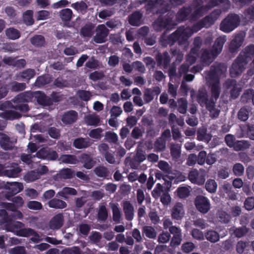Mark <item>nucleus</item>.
<instances>
[{
	"label": "nucleus",
	"instance_id": "f257e3e1",
	"mask_svg": "<svg viewBox=\"0 0 254 254\" xmlns=\"http://www.w3.org/2000/svg\"><path fill=\"white\" fill-rule=\"evenodd\" d=\"M154 3L159 5L156 11V14L159 15L152 24L153 29L156 32H161L164 29H174L177 25V23L174 20L175 13L171 10L169 0H154Z\"/></svg>",
	"mask_w": 254,
	"mask_h": 254
},
{
	"label": "nucleus",
	"instance_id": "f03ea898",
	"mask_svg": "<svg viewBox=\"0 0 254 254\" xmlns=\"http://www.w3.org/2000/svg\"><path fill=\"white\" fill-rule=\"evenodd\" d=\"M0 214H3V220L6 223V229L8 231L15 232V234L19 237H28L33 236L30 238L31 242L37 243L41 241L40 236L34 229L31 228H21L24 226L23 223L21 222H12L9 217L7 213L5 210H0Z\"/></svg>",
	"mask_w": 254,
	"mask_h": 254
},
{
	"label": "nucleus",
	"instance_id": "7ed1b4c3",
	"mask_svg": "<svg viewBox=\"0 0 254 254\" xmlns=\"http://www.w3.org/2000/svg\"><path fill=\"white\" fill-rule=\"evenodd\" d=\"M190 35L185 26H181L169 35L163 33L160 37V43L164 47L173 46L177 41L179 45H182L187 42Z\"/></svg>",
	"mask_w": 254,
	"mask_h": 254
},
{
	"label": "nucleus",
	"instance_id": "20e7f679",
	"mask_svg": "<svg viewBox=\"0 0 254 254\" xmlns=\"http://www.w3.org/2000/svg\"><path fill=\"white\" fill-rule=\"evenodd\" d=\"M240 21L238 14L229 13L220 23V30L225 33H230L240 25Z\"/></svg>",
	"mask_w": 254,
	"mask_h": 254
},
{
	"label": "nucleus",
	"instance_id": "39448f33",
	"mask_svg": "<svg viewBox=\"0 0 254 254\" xmlns=\"http://www.w3.org/2000/svg\"><path fill=\"white\" fill-rule=\"evenodd\" d=\"M188 6L191 7L190 19L192 21H196L208 11L203 4V0H193L190 5Z\"/></svg>",
	"mask_w": 254,
	"mask_h": 254
},
{
	"label": "nucleus",
	"instance_id": "423d86ee",
	"mask_svg": "<svg viewBox=\"0 0 254 254\" xmlns=\"http://www.w3.org/2000/svg\"><path fill=\"white\" fill-rule=\"evenodd\" d=\"M196 101L201 107H205L208 111H210L213 108L214 101L212 98H208L207 92L205 90H198L196 95Z\"/></svg>",
	"mask_w": 254,
	"mask_h": 254
},
{
	"label": "nucleus",
	"instance_id": "0eeeda50",
	"mask_svg": "<svg viewBox=\"0 0 254 254\" xmlns=\"http://www.w3.org/2000/svg\"><path fill=\"white\" fill-rule=\"evenodd\" d=\"M194 203L197 210L202 214H206L210 209L209 200L203 195H197Z\"/></svg>",
	"mask_w": 254,
	"mask_h": 254
},
{
	"label": "nucleus",
	"instance_id": "6e6552de",
	"mask_svg": "<svg viewBox=\"0 0 254 254\" xmlns=\"http://www.w3.org/2000/svg\"><path fill=\"white\" fill-rule=\"evenodd\" d=\"M247 63L241 59V57L236 59L230 68V74L232 77H236L244 71Z\"/></svg>",
	"mask_w": 254,
	"mask_h": 254
},
{
	"label": "nucleus",
	"instance_id": "1a4fd4ad",
	"mask_svg": "<svg viewBox=\"0 0 254 254\" xmlns=\"http://www.w3.org/2000/svg\"><path fill=\"white\" fill-rule=\"evenodd\" d=\"M5 188L8 190L4 194V197L8 200H10L13 196L22 191L23 189V184L18 182H7Z\"/></svg>",
	"mask_w": 254,
	"mask_h": 254
},
{
	"label": "nucleus",
	"instance_id": "9d476101",
	"mask_svg": "<svg viewBox=\"0 0 254 254\" xmlns=\"http://www.w3.org/2000/svg\"><path fill=\"white\" fill-rule=\"evenodd\" d=\"M191 13L192 9L191 6H183L177 12L176 19H174V20L177 23V25L179 23L184 22L187 20L192 21L190 19Z\"/></svg>",
	"mask_w": 254,
	"mask_h": 254
},
{
	"label": "nucleus",
	"instance_id": "9b49d317",
	"mask_svg": "<svg viewBox=\"0 0 254 254\" xmlns=\"http://www.w3.org/2000/svg\"><path fill=\"white\" fill-rule=\"evenodd\" d=\"M96 35L93 38L94 41L98 44L105 43L109 35V30L104 24H99L96 28Z\"/></svg>",
	"mask_w": 254,
	"mask_h": 254
},
{
	"label": "nucleus",
	"instance_id": "f8f14e48",
	"mask_svg": "<svg viewBox=\"0 0 254 254\" xmlns=\"http://www.w3.org/2000/svg\"><path fill=\"white\" fill-rule=\"evenodd\" d=\"M226 70L224 64L219 63L211 66L209 71L207 74L208 77L211 80L218 79Z\"/></svg>",
	"mask_w": 254,
	"mask_h": 254
},
{
	"label": "nucleus",
	"instance_id": "ddd939ff",
	"mask_svg": "<svg viewBox=\"0 0 254 254\" xmlns=\"http://www.w3.org/2000/svg\"><path fill=\"white\" fill-rule=\"evenodd\" d=\"M221 13L220 9H214L209 14L200 20L203 27L208 28L214 24Z\"/></svg>",
	"mask_w": 254,
	"mask_h": 254
},
{
	"label": "nucleus",
	"instance_id": "4468645a",
	"mask_svg": "<svg viewBox=\"0 0 254 254\" xmlns=\"http://www.w3.org/2000/svg\"><path fill=\"white\" fill-rule=\"evenodd\" d=\"M38 158L48 160L55 161L58 158L57 152L51 149L42 148L36 153Z\"/></svg>",
	"mask_w": 254,
	"mask_h": 254
},
{
	"label": "nucleus",
	"instance_id": "2eb2a0df",
	"mask_svg": "<svg viewBox=\"0 0 254 254\" xmlns=\"http://www.w3.org/2000/svg\"><path fill=\"white\" fill-rule=\"evenodd\" d=\"M2 61L5 64L19 69L24 68L26 64V62L25 59H17V57H4Z\"/></svg>",
	"mask_w": 254,
	"mask_h": 254
},
{
	"label": "nucleus",
	"instance_id": "dca6fc26",
	"mask_svg": "<svg viewBox=\"0 0 254 254\" xmlns=\"http://www.w3.org/2000/svg\"><path fill=\"white\" fill-rule=\"evenodd\" d=\"M78 119V113L74 110L64 112L61 116V121L65 125H70L76 122Z\"/></svg>",
	"mask_w": 254,
	"mask_h": 254
},
{
	"label": "nucleus",
	"instance_id": "f3484780",
	"mask_svg": "<svg viewBox=\"0 0 254 254\" xmlns=\"http://www.w3.org/2000/svg\"><path fill=\"white\" fill-rule=\"evenodd\" d=\"M156 61L158 66L167 69L170 64V56L167 51L163 53H159L156 56Z\"/></svg>",
	"mask_w": 254,
	"mask_h": 254
},
{
	"label": "nucleus",
	"instance_id": "a211bd4d",
	"mask_svg": "<svg viewBox=\"0 0 254 254\" xmlns=\"http://www.w3.org/2000/svg\"><path fill=\"white\" fill-rule=\"evenodd\" d=\"M34 98L36 100L38 104L43 106H49L52 105L51 98L47 96L44 92L41 91L34 92Z\"/></svg>",
	"mask_w": 254,
	"mask_h": 254
},
{
	"label": "nucleus",
	"instance_id": "6ab92c4d",
	"mask_svg": "<svg viewBox=\"0 0 254 254\" xmlns=\"http://www.w3.org/2000/svg\"><path fill=\"white\" fill-rule=\"evenodd\" d=\"M238 57H241V59L248 64L254 57V44H251L247 46L241 52Z\"/></svg>",
	"mask_w": 254,
	"mask_h": 254
},
{
	"label": "nucleus",
	"instance_id": "aec40b11",
	"mask_svg": "<svg viewBox=\"0 0 254 254\" xmlns=\"http://www.w3.org/2000/svg\"><path fill=\"white\" fill-rule=\"evenodd\" d=\"M226 39L225 36L217 38L211 50L212 57L214 59L221 52L223 45Z\"/></svg>",
	"mask_w": 254,
	"mask_h": 254
},
{
	"label": "nucleus",
	"instance_id": "412c9836",
	"mask_svg": "<svg viewBox=\"0 0 254 254\" xmlns=\"http://www.w3.org/2000/svg\"><path fill=\"white\" fill-rule=\"evenodd\" d=\"M244 36L242 34H237L231 41L229 46V51L231 53L236 52L244 42Z\"/></svg>",
	"mask_w": 254,
	"mask_h": 254
},
{
	"label": "nucleus",
	"instance_id": "4be33fe9",
	"mask_svg": "<svg viewBox=\"0 0 254 254\" xmlns=\"http://www.w3.org/2000/svg\"><path fill=\"white\" fill-rule=\"evenodd\" d=\"M64 217L62 213L55 215L49 222V227L52 230H58L64 225Z\"/></svg>",
	"mask_w": 254,
	"mask_h": 254
},
{
	"label": "nucleus",
	"instance_id": "5701e85b",
	"mask_svg": "<svg viewBox=\"0 0 254 254\" xmlns=\"http://www.w3.org/2000/svg\"><path fill=\"white\" fill-rule=\"evenodd\" d=\"M34 98V92L26 91L21 93L16 96L13 100L16 103H27L32 102Z\"/></svg>",
	"mask_w": 254,
	"mask_h": 254
},
{
	"label": "nucleus",
	"instance_id": "b1692460",
	"mask_svg": "<svg viewBox=\"0 0 254 254\" xmlns=\"http://www.w3.org/2000/svg\"><path fill=\"white\" fill-rule=\"evenodd\" d=\"M184 213L183 204L180 202H178L172 208L171 216L173 219L180 220L183 217Z\"/></svg>",
	"mask_w": 254,
	"mask_h": 254
},
{
	"label": "nucleus",
	"instance_id": "393cba45",
	"mask_svg": "<svg viewBox=\"0 0 254 254\" xmlns=\"http://www.w3.org/2000/svg\"><path fill=\"white\" fill-rule=\"evenodd\" d=\"M142 17V14L140 11H135L133 12L128 17V21L129 23L133 26H138L141 24V19Z\"/></svg>",
	"mask_w": 254,
	"mask_h": 254
},
{
	"label": "nucleus",
	"instance_id": "a878e982",
	"mask_svg": "<svg viewBox=\"0 0 254 254\" xmlns=\"http://www.w3.org/2000/svg\"><path fill=\"white\" fill-rule=\"evenodd\" d=\"M95 24L89 22L86 23L80 29V34L83 37H91L94 33Z\"/></svg>",
	"mask_w": 254,
	"mask_h": 254
},
{
	"label": "nucleus",
	"instance_id": "bb28decb",
	"mask_svg": "<svg viewBox=\"0 0 254 254\" xmlns=\"http://www.w3.org/2000/svg\"><path fill=\"white\" fill-rule=\"evenodd\" d=\"M47 204L50 208L56 209H63L66 208L67 205L65 201L57 197L49 200Z\"/></svg>",
	"mask_w": 254,
	"mask_h": 254
},
{
	"label": "nucleus",
	"instance_id": "cd10ccee",
	"mask_svg": "<svg viewBox=\"0 0 254 254\" xmlns=\"http://www.w3.org/2000/svg\"><path fill=\"white\" fill-rule=\"evenodd\" d=\"M123 206L126 220H132L134 216V208L132 204L130 201H126L124 202Z\"/></svg>",
	"mask_w": 254,
	"mask_h": 254
},
{
	"label": "nucleus",
	"instance_id": "c85d7f7f",
	"mask_svg": "<svg viewBox=\"0 0 254 254\" xmlns=\"http://www.w3.org/2000/svg\"><path fill=\"white\" fill-rule=\"evenodd\" d=\"M80 160L81 163H83V167L87 169H91L95 163L90 155L85 153L82 154L80 155Z\"/></svg>",
	"mask_w": 254,
	"mask_h": 254
},
{
	"label": "nucleus",
	"instance_id": "c756f323",
	"mask_svg": "<svg viewBox=\"0 0 254 254\" xmlns=\"http://www.w3.org/2000/svg\"><path fill=\"white\" fill-rule=\"evenodd\" d=\"M35 71L34 69L28 68L20 72L18 77L23 81L28 82L29 80L35 75Z\"/></svg>",
	"mask_w": 254,
	"mask_h": 254
},
{
	"label": "nucleus",
	"instance_id": "7c9ffc66",
	"mask_svg": "<svg viewBox=\"0 0 254 254\" xmlns=\"http://www.w3.org/2000/svg\"><path fill=\"white\" fill-rule=\"evenodd\" d=\"M249 229L246 226L239 227H232L230 229V232L237 238H241L246 235Z\"/></svg>",
	"mask_w": 254,
	"mask_h": 254
},
{
	"label": "nucleus",
	"instance_id": "2f4dec72",
	"mask_svg": "<svg viewBox=\"0 0 254 254\" xmlns=\"http://www.w3.org/2000/svg\"><path fill=\"white\" fill-rule=\"evenodd\" d=\"M21 116L19 113L12 110L5 111L0 113V117L6 120L18 119Z\"/></svg>",
	"mask_w": 254,
	"mask_h": 254
},
{
	"label": "nucleus",
	"instance_id": "473e14b6",
	"mask_svg": "<svg viewBox=\"0 0 254 254\" xmlns=\"http://www.w3.org/2000/svg\"><path fill=\"white\" fill-rule=\"evenodd\" d=\"M142 233L143 235L151 239H155L157 234L155 229L151 226H143L142 229Z\"/></svg>",
	"mask_w": 254,
	"mask_h": 254
},
{
	"label": "nucleus",
	"instance_id": "72a5a7b5",
	"mask_svg": "<svg viewBox=\"0 0 254 254\" xmlns=\"http://www.w3.org/2000/svg\"><path fill=\"white\" fill-rule=\"evenodd\" d=\"M211 56H212L211 52H210L206 49L203 50L200 57V60L203 66H208L212 62L213 60Z\"/></svg>",
	"mask_w": 254,
	"mask_h": 254
},
{
	"label": "nucleus",
	"instance_id": "f704fd0d",
	"mask_svg": "<svg viewBox=\"0 0 254 254\" xmlns=\"http://www.w3.org/2000/svg\"><path fill=\"white\" fill-rule=\"evenodd\" d=\"M73 145L77 149H83L88 147L89 143L87 139L79 137L74 140Z\"/></svg>",
	"mask_w": 254,
	"mask_h": 254
},
{
	"label": "nucleus",
	"instance_id": "c9c22d12",
	"mask_svg": "<svg viewBox=\"0 0 254 254\" xmlns=\"http://www.w3.org/2000/svg\"><path fill=\"white\" fill-rule=\"evenodd\" d=\"M51 81L50 77L48 74H44L38 76L35 82V86L41 87L50 83Z\"/></svg>",
	"mask_w": 254,
	"mask_h": 254
},
{
	"label": "nucleus",
	"instance_id": "e433bc0d",
	"mask_svg": "<svg viewBox=\"0 0 254 254\" xmlns=\"http://www.w3.org/2000/svg\"><path fill=\"white\" fill-rule=\"evenodd\" d=\"M30 42L33 46L41 47L45 45V39L41 35H36L30 39Z\"/></svg>",
	"mask_w": 254,
	"mask_h": 254
},
{
	"label": "nucleus",
	"instance_id": "4c0bfd02",
	"mask_svg": "<svg viewBox=\"0 0 254 254\" xmlns=\"http://www.w3.org/2000/svg\"><path fill=\"white\" fill-rule=\"evenodd\" d=\"M33 11L32 10H27L23 14V21L28 26L32 25L34 23L33 19Z\"/></svg>",
	"mask_w": 254,
	"mask_h": 254
},
{
	"label": "nucleus",
	"instance_id": "58836bf2",
	"mask_svg": "<svg viewBox=\"0 0 254 254\" xmlns=\"http://www.w3.org/2000/svg\"><path fill=\"white\" fill-rule=\"evenodd\" d=\"M94 172L99 177L107 178L109 176V171L108 168L103 166H99L96 167Z\"/></svg>",
	"mask_w": 254,
	"mask_h": 254
},
{
	"label": "nucleus",
	"instance_id": "ea45409f",
	"mask_svg": "<svg viewBox=\"0 0 254 254\" xmlns=\"http://www.w3.org/2000/svg\"><path fill=\"white\" fill-rule=\"evenodd\" d=\"M250 143L247 140H237L235 143L233 148L235 151H238L241 150H244L250 147Z\"/></svg>",
	"mask_w": 254,
	"mask_h": 254
},
{
	"label": "nucleus",
	"instance_id": "a19ab883",
	"mask_svg": "<svg viewBox=\"0 0 254 254\" xmlns=\"http://www.w3.org/2000/svg\"><path fill=\"white\" fill-rule=\"evenodd\" d=\"M113 212V219L117 223L120 222L122 216L121 210L118 207V204H113L111 206Z\"/></svg>",
	"mask_w": 254,
	"mask_h": 254
},
{
	"label": "nucleus",
	"instance_id": "79ce46f5",
	"mask_svg": "<svg viewBox=\"0 0 254 254\" xmlns=\"http://www.w3.org/2000/svg\"><path fill=\"white\" fill-rule=\"evenodd\" d=\"M253 93H254V90L253 89L245 90L241 97V102L244 103L253 102Z\"/></svg>",
	"mask_w": 254,
	"mask_h": 254
},
{
	"label": "nucleus",
	"instance_id": "37998d69",
	"mask_svg": "<svg viewBox=\"0 0 254 254\" xmlns=\"http://www.w3.org/2000/svg\"><path fill=\"white\" fill-rule=\"evenodd\" d=\"M72 11L69 8H64L60 11L61 18L65 22L69 21L72 17Z\"/></svg>",
	"mask_w": 254,
	"mask_h": 254
},
{
	"label": "nucleus",
	"instance_id": "c03bdc74",
	"mask_svg": "<svg viewBox=\"0 0 254 254\" xmlns=\"http://www.w3.org/2000/svg\"><path fill=\"white\" fill-rule=\"evenodd\" d=\"M108 211L104 205L99 206L97 214V218L99 221L104 222L108 218Z\"/></svg>",
	"mask_w": 254,
	"mask_h": 254
},
{
	"label": "nucleus",
	"instance_id": "a18cd8bd",
	"mask_svg": "<svg viewBox=\"0 0 254 254\" xmlns=\"http://www.w3.org/2000/svg\"><path fill=\"white\" fill-rule=\"evenodd\" d=\"M206 239L211 243H216L220 239L219 234L214 230H209L205 235Z\"/></svg>",
	"mask_w": 254,
	"mask_h": 254
},
{
	"label": "nucleus",
	"instance_id": "49530a36",
	"mask_svg": "<svg viewBox=\"0 0 254 254\" xmlns=\"http://www.w3.org/2000/svg\"><path fill=\"white\" fill-rule=\"evenodd\" d=\"M0 145L5 150H10L13 148L12 144L10 141V138L8 136L1 137L0 140Z\"/></svg>",
	"mask_w": 254,
	"mask_h": 254
},
{
	"label": "nucleus",
	"instance_id": "de8ad7c7",
	"mask_svg": "<svg viewBox=\"0 0 254 254\" xmlns=\"http://www.w3.org/2000/svg\"><path fill=\"white\" fill-rule=\"evenodd\" d=\"M22 169L19 167H16L10 169L4 170V176L9 178H15L19 176Z\"/></svg>",
	"mask_w": 254,
	"mask_h": 254
},
{
	"label": "nucleus",
	"instance_id": "09e8293b",
	"mask_svg": "<svg viewBox=\"0 0 254 254\" xmlns=\"http://www.w3.org/2000/svg\"><path fill=\"white\" fill-rule=\"evenodd\" d=\"M85 122L89 126H97L100 122V119L97 115H90L85 117Z\"/></svg>",
	"mask_w": 254,
	"mask_h": 254
},
{
	"label": "nucleus",
	"instance_id": "8fccbe9b",
	"mask_svg": "<svg viewBox=\"0 0 254 254\" xmlns=\"http://www.w3.org/2000/svg\"><path fill=\"white\" fill-rule=\"evenodd\" d=\"M5 34L9 39L11 40H16L20 37L19 31L14 28L7 29L5 31Z\"/></svg>",
	"mask_w": 254,
	"mask_h": 254
},
{
	"label": "nucleus",
	"instance_id": "3c124183",
	"mask_svg": "<svg viewBox=\"0 0 254 254\" xmlns=\"http://www.w3.org/2000/svg\"><path fill=\"white\" fill-rule=\"evenodd\" d=\"M205 189L210 193L216 192L217 188V184L216 181L213 179H208L205 183Z\"/></svg>",
	"mask_w": 254,
	"mask_h": 254
},
{
	"label": "nucleus",
	"instance_id": "603ef678",
	"mask_svg": "<svg viewBox=\"0 0 254 254\" xmlns=\"http://www.w3.org/2000/svg\"><path fill=\"white\" fill-rule=\"evenodd\" d=\"M158 168L165 174H170L172 173V168L169 163L163 160H161L158 164Z\"/></svg>",
	"mask_w": 254,
	"mask_h": 254
},
{
	"label": "nucleus",
	"instance_id": "864d4df0",
	"mask_svg": "<svg viewBox=\"0 0 254 254\" xmlns=\"http://www.w3.org/2000/svg\"><path fill=\"white\" fill-rule=\"evenodd\" d=\"M105 139L109 143L117 144L118 141V136L115 132L108 131L105 133Z\"/></svg>",
	"mask_w": 254,
	"mask_h": 254
},
{
	"label": "nucleus",
	"instance_id": "5fc2aeb1",
	"mask_svg": "<svg viewBox=\"0 0 254 254\" xmlns=\"http://www.w3.org/2000/svg\"><path fill=\"white\" fill-rule=\"evenodd\" d=\"M177 195L180 198L184 199L190 194V190L186 187H179L176 190Z\"/></svg>",
	"mask_w": 254,
	"mask_h": 254
},
{
	"label": "nucleus",
	"instance_id": "6e6d98bb",
	"mask_svg": "<svg viewBox=\"0 0 254 254\" xmlns=\"http://www.w3.org/2000/svg\"><path fill=\"white\" fill-rule=\"evenodd\" d=\"M60 160L65 164H75L76 161V157L73 155L63 154L60 156Z\"/></svg>",
	"mask_w": 254,
	"mask_h": 254
},
{
	"label": "nucleus",
	"instance_id": "4d7b16f0",
	"mask_svg": "<svg viewBox=\"0 0 254 254\" xmlns=\"http://www.w3.org/2000/svg\"><path fill=\"white\" fill-rule=\"evenodd\" d=\"M244 14L249 21H254V3L244 10Z\"/></svg>",
	"mask_w": 254,
	"mask_h": 254
},
{
	"label": "nucleus",
	"instance_id": "13d9d810",
	"mask_svg": "<svg viewBox=\"0 0 254 254\" xmlns=\"http://www.w3.org/2000/svg\"><path fill=\"white\" fill-rule=\"evenodd\" d=\"M74 175V171L69 168L63 169L59 173L60 177L64 179H71Z\"/></svg>",
	"mask_w": 254,
	"mask_h": 254
},
{
	"label": "nucleus",
	"instance_id": "bf43d9fd",
	"mask_svg": "<svg viewBox=\"0 0 254 254\" xmlns=\"http://www.w3.org/2000/svg\"><path fill=\"white\" fill-rule=\"evenodd\" d=\"M61 254H82L80 248L78 246H73L69 248H66L63 249Z\"/></svg>",
	"mask_w": 254,
	"mask_h": 254
},
{
	"label": "nucleus",
	"instance_id": "052dcab7",
	"mask_svg": "<svg viewBox=\"0 0 254 254\" xmlns=\"http://www.w3.org/2000/svg\"><path fill=\"white\" fill-rule=\"evenodd\" d=\"M179 107L178 111L179 113L185 114L187 112L188 102L186 99L181 98L178 100Z\"/></svg>",
	"mask_w": 254,
	"mask_h": 254
},
{
	"label": "nucleus",
	"instance_id": "680f3d73",
	"mask_svg": "<svg viewBox=\"0 0 254 254\" xmlns=\"http://www.w3.org/2000/svg\"><path fill=\"white\" fill-rule=\"evenodd\" d=\"M233 172L235 176H242L244 173V167L242 164L237 163L233 167Z\"/></svg>",
	"mask_w": 254,
	"mask_h": 254
},
{
	"label": "nucleus",
	"instance_id": "e2e57ef3",
	"mask_svg": "<svg viewBox=\"0 0 254 254\" xmlns=\"http://www.w3.org/2000/svg\"><path fill=\"white\" fill-rule=\"evenodd\" d=\"M249 116V111L245 107L241 108L238 113V119L243 122L246 121L248 119Z\"/></svg>",
	"mask_w": 254,
	"mask_h": 254
},
{
	"label": "nucleus",
	"instance_id": "0e129e2a",
	"mask_svg": "<svg viewBox=\"0 0 254 254\" xmlns=\"http://www.w3.org/2000/svg\"><path fill=\"white\" fill-rule=\"evenodd\" d=\"M219 221L224 224L228 223L231 219V216L225 211H221L218 214Z\"/></svg>",
	"mask_w": 254,
	"mask_h": 254
},
{
	"label": "nucleus",
	"instance_id": "69168bd1",
	"mask_svg": "<svg viewBox=\"0 0 254 254\" xmlns=\"http://www.w3.org/2000/svg\"><path fill=\"white\" fill-rule=\"evenodd\" d=\"M195 246L191 242H187L184 243L181 247V249L183 252L185 253H190L193 251L195 249Z\"/></svg>",
	"mask_w": 254,
	"mask_h": 254
},
{
	"label": "nucleus",
	"instance_id": "338daca9",
	"mask_svg": "<svg viewBox=\"0 0 254 254\" xmlns=\"http://www.w3.org/2000/svg\"><path fill=\"white\" fill-rule=\"evenodd\" d=\"M27 206L28 208L34 210H39L43 208L42 203L37 201H29L28 202Z\"/></svg>",
	"mask_w": 254,
	"mask_h": 254
},
{
	"label": "nucleus",
	"instance_id": "774afa93",
	"mask_svg": "<svg viewBox=\"0 0 254 254\" xmlns=\"http://www.w3.org/2000/svg\"><path fill=\"white\" fill-rule=\"evenodd\" d=\"M85 66L88 68L95 69L99 67V62L97 60L92 57L86 63Z\"/></svg>",
	"mask_w": 254,
	"mask_h": 254
}]
</instances>
